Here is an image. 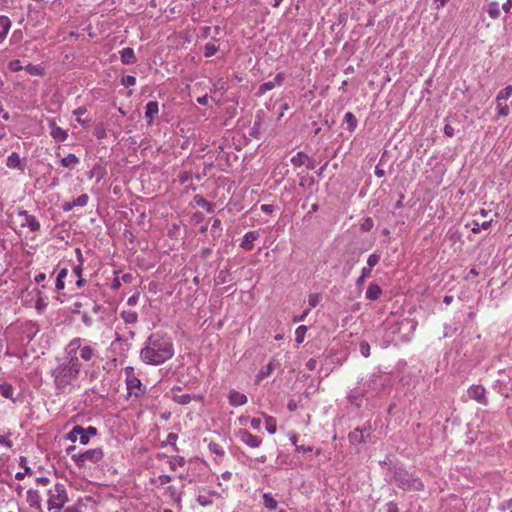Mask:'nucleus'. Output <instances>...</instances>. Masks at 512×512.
<instances>
[{
  "label": "nucleus",
  "instance_id": "obj_43",
  "mask_svg": "<svg viewBox=\"0 0 512 512\" xmlns=\"http://www.w3.org/2000/svg\"><path fill=\"white\" fill-rule=\"evenodd\" d=\"M275 83L274 81H268V82H264L262 83L259 88H258V91H257V96H262L264 95L266 92L272 90L275 88Z\"/></svg>",
  "mask_w": 512,
  "mask_h": 512
},
{
  "label": "nucleus",
  "instance_id": "obj_55",
  "mask_svg": "<svg viewBox=\"0 0 512 512\" xmlns=\"http://www.w3.org/2000/svg\"><path fill=\"white\" fill-rule=\"evenodd\" d=\"M26 71L31 75H43V69L39 65H31L29 64L26 67Z\"/></svg>",
  "mask_w": 512,
  "mask_h": 512
},
{
  "label": "nucleus",
  "instance_id": "obj_26",
  "mask_svg": "<svg viewBox=\"0 0 512 512\" xmlns=\"http://www.w3.org/2000/svg\"><path fill=\"white\" fill-rule=\"evenodd\" d=\"M263 125V118L260 114H257L253 123V126L250 129L249 135L254 139H260L261 129Z\"/></svg>",
  "mask_w": 512,
  "mask_h": 512
},
{
  "label": "nucleus",
  "instance_id": "obj_44",
  "mask_svg": "<svg viewBox=\"0 0 512 512\" xmlns=\"http://www.w3.org/2000/svg\"><path fill=\"white\" fill-rule=\"evenodd\" d=\"M218 49V46H216L215 44L211 42L206 43L204 46V56L206 58L212 57L217 53Z\"/></svg>",
  "mask_w": 512,
  "mask_h": 512
},
{
  "label": "nucleus",
  "instance_id": "obj_31",
  "mask_svg": "<svg viewBox=\"0 0 512 512\" xmlns=\"http://www.w3.org/2000/svg\"><path fill=\"white\" fill-rule=\"evenodd\" d=\"M87 109L85 106L78 107L73 111L74 115L77 116L76 121L84 128H88L91 124V119H82L81 115L85 114Z\"/></svg>",
  "mask_w": 512,
  "mask_h": 512
},
{
  "label": "nucleus",
  "instance_id": "obj_58",
  "mask_svg": "<svg viewBox=\"0 0 512 512\" xmlns=\"http://www.w3.org/2000/svg\"><path fill=\"white\" fill-rule=\"evenodd\" d=\"M230 275L229 270H221L217 276V281L220 284H224L228 281V276Z\"/></svg>",
  "mask_w": 512,
  "mask_h": 512
},
{
  "label": "nucleus",
  "instance_id": "obj_19",
  "mask_svg": "<svg viewBox=\"0 0 512 512\" xmlns=\"http://www.w3.org/2000/svg\"><path fill=\"white\" fill-rule=\"evenodd\" d=\"M91 299L92 298L85 295L79 296L78 299L73 303L72 313L80 314L85 310V308H89Z\"/></svg>",
  "mask_w": 512,
  "mask_h": 512
},
{
  "label": "nucleus",
  "instance_id": "obj_11",
  "mask_svg": "<svg viewBox=\"0 0 512 512\" xmlns=\"http://www.w3.org/2000/svg\"><path fill=\"white\" fill-rule=\"evenodd\" d=\"M85 344H89V342L81 337H75L66 345L64 354L68 357H74L76 360H79L77 351H79L80 348H84Z\"/></svg>",
  "mask_w": 512,
  "mask_h": 512
},
{
  "label": "nucleus",
  "instance_id": "obj_7",
  "mask_svg": "<svg viewBox=\"0 0 512 512\" xmlns=\"http://www.w3.org/2000/svg\"><path fill=\"white\" fill-rule=\"evenodd\" d=\"M126 376V386L129 395H135L136 397H140L145 394L146 388L143 387L140 379L136 377L134 373V368L128 366L124 369Z\"/></svg>",
  "mask_w": 512,
  "mask_h": 512
},
{
  "label": "nucleus",
  "instance_id": "obj_29",
  "mask_svg": "<svg viewBox=\"0 0 512 512\" xmlns=\"http://www.w3.org/2000/svg\"><path fill=\"white\" fill-rule=\"evenodd\" d=\"M60 163L65 168L74 169L79 163V158L75 154L69 153L66 157H63L60 160Z\"/></svg>",
  "mask_w": 512,
  "mask_h": 512
},
{
  "label": "nucleus",
  "instance_id": "obj_9",
  "mask_svg": "<svg viewBox=\"0 0 512 512\" xmlns=\"http://www.w3.org/2000/svg\"><path fill=\"white\" fill-rule=\"evenodd\" d=\"M97 344H85L84 348H80L77 351V355L79 357V361H83L85 363L91 364L94 363V360L98 358V351L96 348Z\"/></svg>",
  "mask_w": 512,
  "mask_h": 512
},
{
  "label": "nucleus",
  "instance_id": "obj_18",
  "mask_svg": "<svg viewBox=\"0 0 512 512\" xmlns=\"http://www.w3.org/2000/svg\"><path fill=\"white\" fill-rule=\"evenodd\" d=\"M228 399L229 404L234 407L245 405L248 401V398L245 394L236 390H231L229 392Z\"/></svg>",
  "mask_w": 512,
  "mask_h": 512
},
{
  "label": "nucleus",
  "instance_id": "obj_54",
  "mask_svg": "<svg viewBox=\"0 0 512 512\" xmlns=\"http://www.w3.org/2000/svg\"><path fill=\"white\" fill-rule=\"evenodd\" d=\"M79 315H81V320L86 327H91L93 325L94 321L87 310L82 311Z\"/></svg>",
  "mask_w": 512,
  "mask_h": 512
},
{
  "label": "nucleus",
  "instance_id": "obj_57",
  "mask_svg": "<svg viewBox=\"0 0 512 512\" xmlns=\"http://www.w3.org/2000/svg\"><path fill=\"white\" fill-rule=\"evenodd\" d=\"M178 439V435L176 433H169L167 436L166 444H169L173 447L174 451H178V448L176 446V441Z\"/></svg>",
  "mask_w": 512,
  "mask_h": 512
},
{
  "label": "nucleus",
  "instance_id": "obj_27",
  "mask_svg": "<svg viewBox=\"0 0 512 512\" xmlns=\"http://www.w3.org/2000/svg\"><path fill=\"white\" fill-rule=\"evenodd\" d=\"M11 27V20L4 15L0 16V43L6 38Z\"/></svg>",
  "mask_w": 512,
  "mask_h": 512
},
{
  "label": "nucleus",
  "instance_id": "obj_35",
  "mask_svg": "<svg viewBox=\"0 0 512 512\" xmlns=\"http://www.w3.org/2000/svg\"><path fill=\"white\" fill-rule=\"evenodd\" d=\"M265 426L269 434L273 435L277 431V421L274 417L265 415Z\"/></svg>",
  "mask_w": 512,
  "mask_h": 512
},
{
  "label": "nucleus",
  "instance_id": "obj_3",
  "mask_svg": "<svg viewBox=\"0 0 512 512\" xmlns=\"http://www.w3.org/2000/svg\"><path fill=\"white\" fill-rule=\"evenodd\" d=\"M386 481L389 484H393L400 489L405 491L413 490V491H423L424 484L420 478L415 477L413 474H410L407 470L402 467H396L389 469L388 478Z\"/></svg>",
  "mask_w": 512,
  "mask_h": 512
},
{
  "label": "nucleus",
  "instance_id": "obj_45",
  "mask_svg": "<svg viewBox=\"0 0 512 512\" xmlns=\"http://www.w3.org/2000/svg\"><path fill=\"white\" fill-rule=\"evenodd\" d=\"M374 226V221L371 217H364L360 223V229L364 232H369Z\"/></svg>",
  "mask_w": 512,
  "mask_h": 512
},
{
  "label": "nucleus",
  "instance_id": "obj_56",
  "mask_svg": "<svg viewBox=\"0 0 512 512\" xmlns=\"http://www.w3.org/2000/svg\"><path fill=\"white\" fill-rule=\"evenodd\" d=\"M359 349L363 357L367 358L370 356V345L367 341H361Z\"/></svg>",
  "mask_w": 512,
  "mask_h": 512
},
{
  "label": "nucleus",
  "instance_id": "obj_34",
  "mask_svg": "<svg viewBox=\"0 0 512 512\" xmlns=\"http://www.w3.org/2000/svg\"><path fill=\"white\" fill-rule=\"evenodd\" d=\"M194 200L195 202L201 206L202 208L206 209V211L208 213H213L214 212V204L211 203V202H208L206 199H204L202 196L200 195H196L194 197Z\"/></svg>",
  "mask_w": 512,
  "mask_h": 512
},
{
  "label": "nucleus",
  "instance_id": "obj_41",
  "mask_svg": "<svg viewBox=\"0 0 512 512\" xmlns=\"http://www.w3.org/2000/svg\"><path fill=\"white\" fill-rule=\"evenodd\" d=\"M88 366L91 368V370L86 371V374L88 376L89 381L93 382L94 380H96L99 377L100 366L99 365L95 366L94 363H91Z\"/></svg>",
  "mask_w": 512,
  "mask_h": 512
},
{
  "label": "nucleus",
  "instance_id": "obj_36",
  "mask_svg": "<svg viewBox=\"0 0 512 512\" xmlns=\"http://www.w3.org/2000/svg\"><path fill=\"white\" fill-rule=\"evenodd\" d=\"M306 159H308V155L303 151H299L291 158V163L296 167H300L305 164Z\"/></svg>",
  "mask_w": 512,
  "mask_h": 512
},
{
  "label": "nucleus",
  "instance_id": "obj_48",
  "mask_svg": "<svg viewBox=\"0 0 512 512\" xmlns=\"http://www.w3.org/2000/svg\"><path fill=\"white\" fill-rule=\"evenodd\" d=\"M191 395L190 394H183V395H174L173 400L181 405H186L191 402Z\"/></svg>",
  "mask_w": 512,
  "mask_h": 512
},
{
  "label": "nucleus",
  "instance_id": "obj_39",
  "mask_svg": "<svg viewBox=\"0 0 512 512\" xmlns=\"http://www.w3.org/2000/svg\"><path fill=\"white\" fill-rule=\"evenodd\" d=\"M512 96V85H507L505 88L500 90L496 96V102H502V100H507Z\"/></svg>",
  "mask_w": 512,
  "mask_h": 512
},
{
  "label": "nucleus",
  "instance_id": "obj_53",
  "mask_svg": "<svg viewBox=\"0 0 512 512\" xmlns=\"http://www.w3.org/2000/svg\"><path fill=\"white\" fill-rule=\"evenodd\" d=\"M121 84L125 87H131L136 84V78L132 75H125L121 78Z\"/></svg>",
  "mask_w": 512,
  "mask_h": 512
},
{
  "label": "nucleus",
  "instance_id": "obj_17",
  "mask_svg": "<svg viewBox=\"0 0 512 512\" xmlns=\"http://www.w3.org/2000/svg\"><path fill=\"white\" fill-rule=\"evenodd\" d=\"M371 438L369 433L363 434L360 431V428L357 427L353 431L348 434V440L353 445L367 443Z\"/></svg>",
  "mask_w": 512,
  "mask_h": 512
},
{
  "label": "nucleus",
  "instance_id": "obj_5",
  "mask_svg": "<svg viewBox=\"0 0 512 512\" xmlns=\"http://www.w3.org/2000/svg\"><path fill=\"white\" fill-rule=\"evenodd\" d=\"M104 457L102 448H94L84 451L83 453L72 454L71 458L79 468L85 467L86 463L96 464Z\"/></svg>",
  "mask_w": 512,
  "mask_h": 512
},
{
  "label": "nucleus",
  "instance_id": "obj_52",
  "mask_svg": "<svg viewBox=\"0 0 512 512\" xmlns=\"http://www.w3.org/2000/svg\"><path fill=\"white\" fill-rule=\"evenodd\" d=\"M321 296L318 293H312L308 297L309 309L316 307L320 302Z\"/></svg>",
  "mask_w": 512,
  "mask_h": 512
},
{
  "label": "nucleus",
  "instance_id": "obj_30",
  "mask_svg": "<svg viewBox=\"0 0 512 512\" xmlns=\"http://www.w3.org/2000/svg\"><path fill=\"white\" fill-rule=\"evenodd\" d=\"M275 368V361L271 360L266 366L262 367L258 374L256 375L257 382L263 380L264 378L268 377Z\"/></svg>",
  "mask_w": 512,
  "mask_h": 512
},
{
  "label": "nucleus",
  "instance_id": "obj_46",
  "mask_svg": "<svg viewBox=\"0 0 512 512\" xmlns=\"http://www.w3.org/2000/svg\"><path fill=\"white\" fill-rule=\"evenodd\" d=\"M93 135L97 138V139H104L106 137V129L104 127V124L103 123H98L95 128H94V131H93Z\"/></svg>",
  "mask_w": 512,
  "mask_h": 512
},
{
  "label": "nucleus",
  "instance_id": "obj_61",
  "mask_svg": "<svg viewBox=\"0 0 512 512\" xmlns=\"http://www.w3.org/2000/svg\"><path fill=\"white\" fill-rule=\"evenodd\" d=\"M179 182L185 184L192 179V173L190 171H184L179 174Z\"/></svg>",
  "mask_w": 512,
  "mask_h": 512
},
{
  "label": "nucleus",
  "instance_id": "obj_64",
  "mask_svg": "<svg viewBox=\"0 0 512 512\" xmlns=\"http://www.w3.org/2000/svg\"><path fill=\"white\" fill-rule=\"evenodd\" d=\"M385 512H399L398 504L394 501L386 503Z\"/></svg>",
  "mask_w": 512,
  "mask_h": 512
},
{
  "label": "nucleus",
  "instance_id": "obj_60",
  "mask_svg": "<svg viewBox=\"0 0 512 512\" xmlns=\"http://www.w3.org/2000/svg\"><path fill=\"white\" fill-rule=\"evenodd\" d=\"M400 326H409L410 327V331H414L416 329V326H417V322L415 320H412V319H403L400 323H399Z\"/></svg>",
  "mask_w": 512,
  "mask_h": 512
},
{
  "label": "nucleus",
  "instance_id": "obj_21",
  "mask_svg": "<svg viewBox=\"0 0 512 512\" xmlns=\"http://www.w3.org/2000/svg\"><path fill=\"white\" fill-rule=\"evenodd\" d=\"M159 105L157 101H149L145 106V118L151 124L154 118L158 115Z\"/></svg>",
  "mask_w": 512,
  "mask_h": 512
},
{
  "label": "nucleus",
  "instance_id": "obj_40",
  "mask_svg": "<svg viewBox=\"0 0 512 512\" xmlns=\"http://www.w3.org/2000/svg\"><path fill=\"white\" fill-rule=\"evenodd\" d=\"M221 220L219 218H213L211 236L213 239H218L221 236Z\"/></svg>",
  "mask_w": 512,
  "mask_h": 512
},
{
  "label": "nucleus",
  "instance_id": "obj_63",
  "mask_svg": "<svg viewBox=\"0 0 512 512\" xmlns=\"http://www.w3.org/2000/svg\"><path fill=\"white\" fill-rule=\"evenodd\" d=\"M314 183H315V180L313 177L303 176L300 179L299 185L301 187H305V186H312V185H314Z\"/></svg>",
  "mask_w": 512,
  "mask_h": 512
},
{
  "label": "nucleus",
  "instance_id": "obj_13",
  "mask_svg": "<svg viewBox=\"0 0 512 512\" xmlns=\"http://www.w3.org/2000/svg\"><path fill=\"white\" fill-rule=\"evenodd\" d=\"M6 166L10 169H17L23 173L27 167V161L26 158H21L17 152H12L7 158Z\"/></svg>",
  "mask_w": 512,
  "mask_h": 512
},
{
  "label": "nucleus",
  "instance_id": "obj_59",
  "mask_svg": "<svg viewBox=\"0 0 512 512\" xmlns=\"http://www.w3.org/2000/svg\"><path fill=\"white\" fill-rule=\"evenodd\" d=\"M19 465L24 469L25 473H27L28 475H31L33 473L32 469L28 466V461L26 457H20Z\"/></svg>",
  "mask_w": 512,
  "mask_h": 512
},
{
  "label": "nucleus",
  "instance_id": "obj_28",
  "mask_svg": "<svg viewBox=\"0 0 512 512\" xmlns=\"http://www.w3.org/2000/svg\"><path fill=\"white\" fill-rule=\"evenodd\" d=\"M343 124H346L347 130L352 133L358 126V120L352 112H347L344 115Z\"/></svg>",
  "mask_w": 512,
  "mask_h": 512
},
{
  "label": "nucleus",
  "instance_id": "obj_24",
  "mask_svg": "<svg viewBox=\"0 0 512 512\" xmlns=\"http://www.w3.org/2000/svg\"><path fill=\"white\" fill-rule=\"evenodd\" d=\"M493 20L498 19L501 16L500 5L497 1H491L483 8Z\"/></svg>",
  "mask_w": 512,
  "mask_h": 512
},
{
  "label": "nucleus",
  "instance_id": "obj_12",
  "mask_svg": "<svg viewBox=\"0 0 512 512\" xmlns=\"http://www.w3.org/2000/svg\"><path fill=\"white\" fill-rule=\"evenodd\" d=\"M467 394L470 399L475 400L479 404H488V399L486 397V389L482 385H471L467 390Z\"/></svg>",
  "mask_w": 512,
  "mask_h": 512
},
{
  "label": "nucleus",
  "instance_id": "obj_20",
  "mask_svg": "<svg viewBox=\"0 0 512 512\" xmlns=\"http://www.w3.org/2000/svg\"><path fill=\"white\" fill-rule=\"evenodd\" d=\"M382 288L375 282H371L365 292V298L370 301H376L382 295Z\"/></svg>",
  "mask_w": 512,
  "mask_h": 512
},
{
  "label": "nucleus",
  "instance_id": "obj_32",
  "mask_svg": "<svg viewBox=\"0 0 512 512\" xmlns=\"http://www.w3.org/2000/svg\"><path fill=\"white\" fill-rule=\"evenodd\" d=\"M120 317L126 324H135L138 321V314L132 310H123Z\"/></svg>",
  "mask_w": 512,
  "mask_h": 512
},
{
  "label": "nucleus",
  "instance_id": "obj_4",
  "mask_svg": "<svg viewBox=\"0 0 512 512\" xmlns=\"http://www.w3.org/2000/svg\"><path fill=\"white\" fill-rule=\"evenodd\" d=\"M68 501V494L64 484L56 483L53 489L48 490V510L60 511Z\"/></svg>",
  "mask_w": 512,
  "mask_h": 512
},
{
  "label": "nucleus",
  "instance_id": "obj_37",
  "mask_svg": "<svg viewBox=\"0 0 512 512\" xmlns=\"http://www.w3.org/2000/svg\"><path fill=\"white\" fill-rule=\"evenodd\" d=\"M263 504L269 510H274L277 507L278 502L273 498L272 494L264 493L263 496Z\"/></svg>",
  "mask_w": 512,
  "mask_h": 512
},
{
  "label": "nucleus",
  "instance_id": "obj_25",
  "mask_svg": "<svg viewBox=\"0 0 512 512\" xmlns=\"http://www.w3.org/2000/svg\"><path fill=\"white\" fill-rule=\"evenodd\" d=\"M0 395L11 400L13 403L17 401V399L14 398V387L8 382L0 383Z\"/></svg>",
  "mask_w": 512,
  "mask_h": 512
},
{
  "label": "nucleus",
  "instance_id": "obj_2",
  "mask_svg": "<svg viewBox=\"0 0 512 512\" xmlns=\"http://www.w3.org/2000/svg\"><path fill=\"white\" fill-rule=\"evenodd\" d=\"M57 362V366L50 371V374L53 377L56 395H61L66 393L68 386L78 379L82 362L66 355L62 359H57Z\"/></svg>",
  "mask_w": 512,
  "mask_h": 512
},
{
  "label": "nucleus",
  "instance_id": "obj_50",
  "mask_svg": "<svg viewBox=\"0 0 512 512\" xmlns=\"http://www.w3.org/2000/svg\"><path fill=\"white\" fill-rule=\"evenodd\" d=\"M497 104V117H505L510 113V109L507 105H503L502 102H496Z\"/></svg>",
  "mask_w": 512,
  "mask_h": 512
},
{
  "label": "nucleus",
  "instance_id": "obj_14",
  "mask_svg": "<svg viewBox=\"0 0 512 512\" xmlns=\"http://www.w3.org/2000/svg\"><path fill=\"white\" fill-rule=\"evenodd\" d=\"M51 137L57 142H64L68 138V132L57 126L54 120L48 122Z\"/></svg>",
  "mask_w": 512,
  "mask_h": 512
},
{
  "label": "nucleus",
  "instance_id": "obj_6",
  "mask_svg": "<svg viewBox=\"0 0 512 512\" xmlns=\"http://www.w3.org/2000/svg\"><path fill=\"white\" fill-rule=\"evenodd\" d=\"M389 384V377L381 372L372 373L369 380L364 383L367 394H379Z\"/></svg>",
  "mask_w": 512,
  "mask_h": 512
},
{
  "label": "nucleus",
  "instance_id": "obj_47",
  "mask_svg": "<svg viewBox=\"0 0 512 512\" xmlns=\"http://www.w3.org/2000/svg\"><path fill=\"white\" fill-rule=\"evenodd\" d=\"M208 449L211 453L217 455V456H224V450L223 448L216 442H210L208 445Z\"/></svg>",
  "mask_w": 512,
  "mask_h": 512
},
{
  "label": "nucleus",
  "instance_id": "obj_51",
  "mask_svg": "<svg viewBox=\"0 0 512 512\" xmlns=\"http://www.w3.org/2000/svg\"><path fill=\"white\" fill-rule=\"evenodd\" d=\"M89 201V196L87 194H81L76 199L73 200L74 206L84 207L87 205Z\"/></svg>",
  "mask_w": 512,
  "mask_h": 512
},
{
  "label": "nucleus",
  "instance_id": "obj_42",
  "mask_svg": "<svg viewBox=\"0 0 512 512\" xmlns=\"http://www.w3.org/2000/svg\"><path fill=\"white\" fill-rule=\"evenodd\" d=\"M306 331L307 327L305 325H300L296 328L295 341L297 344H301L304 341Z\"/></svg>",
  "mask_w": 512,
  "mask_h": 512
},
{
  "label": "nucleus",
  "instance_id": "obj_23",
  "mask_svg": "<svg viewBox=\"0 0 512 512\" xmlns=\"http://www.w3.org/2000/svg\"><path fill=\"white\" fill-rule=\"evenodd\" d=\"M119 53L121 62L125 65H131L137 61L135 52L131 47L123 48Z\"/></svg>",
  "mask_w": 512,
  "mask_h": 512
},
{
  "label": "nucleus",
  "instance_id": "obj_1",
  "mask_svg": "<svg viewBox=\"0 0 512 512\" xmlns=\"http://www.w3.org/2000/svg\"><path fill=\"white\" fill-rule=\"evenodd\" d=\"M174 353L171 336L166 332L156 331L147 337L139 357L147 365L158 366L170 360Z\"/></svg>",
  "mask_w": 512,
  "mask_h": 512
},
{
  "label": "nucleus",
  "instance_id": "obj_62",
  "mask_svg": "<svg viewBox=\"0 0 512 512\" xmlns=\"http://www.w3.org/2000/svg\"><path fill=\"white\" fill-rule=\"evenodd\" d=\"M9 69L12 72H18L22 70L21 62L20 60H12L8 64Z\"/></svg>",
  "mask_w": 512,
  "mask_h": 512
},
{
  "label": "nucleus",
  "instance_id": "obj_33",
  "mask_svg": "<svg viewBox=\"0 0 512 512\" xmlns=\"http://www.w3.org/2000/svg\"><path fill=\"white\" fill-rule=\"evenodd\" d=\"M83 432L84 427L81 425H75L72 430L66 434V439L75 443L79 438V434H82Z\"/></svg>",
  "mask_w": 512,
  "mask_h": 512
},
{
  "label": "nucleus",
  "instance_id": "obj_16",
  "mask_svg": "<svg viewBox=\"0 0 512 512\" xmlns=\"http://www.w3.org/2000/svg\"><path fill=\"white\" fill-rule=\"evenodd\" d=\"M260 237V233L257 230H251L244 234L243 239L240 243V247L246 251H251L254 248L253 242Z\"/></svg>",
  "mask_w": 512,
  "mask_h": 512
},
{
  "label": "nucleus",
  "instance_id": "obj_10",
  "mask_svg": "<svg viewBox=\"0 0 512 512\" xmlns=\"http://www.w3.org/2000/svg\"><path fill=\"white\" fill-rule=\"evenodd\" d=\"M237 438L251 448H257L262 444V438L253 435L247 429H240L236 433Z\"/></svg>",
  "mask_w": 512,
  "mask_h": 512
},
{
  "label": "nucleus",
  "instance_id": "obj_38",
  "mask_svg": "<svg viewBox=\"0 0 512 512\" xmlns=\"http://www.w3.org/2000/svg\"><path fill=\"white\" fill-rule=\"evenodd\" d=\"M89 308H90L91 312L95 315H102L105 312V307L102 304H99L94 299H91ZM99 319L103 320V316H100Z\"/></svg>",
  "mask_w": 512,
  "mask_h": 512
},
{
  "label": "nucleus",
  "instance_id": "obj_22",
  "mask_svg": "<svg viewBox=\"0 0 512 512\" xmlns=\"http://www.w3.org/2000/svg\"><path fill=\"white\" fill-rule=\"evenodd\" d=\"M27 502L29 503L30 507L41 511V497L38 490L29 489L27 491Z\"/></svg>",
  "mask_w": 512,
  "mask_h": 512
},
{
  "label": "nucleus",
  "instance_id": "obj_8",
  "mask_svg": "<svg viewBox=\"0 0 512 512\" xmlns=\"http://www.w3.org/2000/svg\"><path fill=\"white\" fill-rule=\"evenodd\" d=\"M17 215L24 219L21 223V227H28L32 232H38L41 229V224L38 219L34 215L29 214L27 210L18 208Z\"/></svg>",
  "mask_w": 512,
  "mask_h": 512
},
{
  "label": "nucleus",
  "instance_id": "obj_15",
  "mask_svg": "<svg viewBox=\"0 0 512 512\" xmlns=\"http://www.w3.org/2000/svg\"><path fill=\"white\" fill-rule=\"evenodd\" d=\"M367 395L368 394L365 389L360 390L358 388H354L348 393L347 399L351 405L360 408L362 406L363 398Z\"/></svg>",
  "mask_w": 512,
  "mask_h": 512
},
{
  "label": "nucleus",
  "instance_id": "obj_49",
  "mask_svg": "<svg viewBox=\"0 0 512 512\" xmlns=\"http://www.w3.org/2000/svg\"><path fill=\"white\" fill-rule=\"evenodd\" d=\"M380 259L381 255L377 252L369 255L367 259V266L373 269L379 263Z\"/></svg>",
  "mask_w": 512,
  "mask_h": 512
}]
</instances>
